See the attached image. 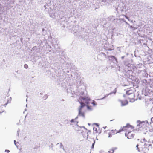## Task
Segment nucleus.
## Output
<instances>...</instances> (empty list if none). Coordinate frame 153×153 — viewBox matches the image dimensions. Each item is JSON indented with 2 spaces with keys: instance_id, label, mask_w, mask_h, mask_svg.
I'll return each instance as SVG.
<instances>
[{
  "instance_id": "f257e3e1",
  "label": "nucleus",
  "mask_w": 153,
  "mask_h": 153,
  "mask_svg": "<svg viewBox=\"0 0 153 153\" xmlns=\"http://www.w3.org/2000/svg\"><path fill=\"white\" fill-rule=\"evenodd\" d=\"M78 101L81 104V106L79 110V115L83 117H84L85 111V109L84 108V107L85 106V104H87L88 109L90 110H92L93 107L97 105L95 101L93 100L91 102L88 97L83 98L80 97Z\"/></svg>"
},
{
  "instance_id": "f03ea898",
  "label": "nucleus",
  "mask_w": 153,
  "mask_h": 153,
  "mask_svg": "<svg viewBox=\"0 0 153 153\" xmlns=\"http://www.w3.org/2000/svg\"><path fill=\"white\" fill-rule=\"evenodd\" d=\"M141 125H126L124 126L122 130L126 132H132L135 131H138L140 130V126Z\"/></svg>"
},
{
  "instance_id": "7ed1b4c3",
  "label": "nucleus",
  "mask_w": 153,
  "mask_h": 153,
  "mask_svg": "<svg viewBox=\"0 0 153 153\" xmlns=\"http://www.w3.org/2000/svg\"><path fill=\"white\" fill-rule=\"evenodd\" d=\"M11 97L9 96H5L3 97L1 99L0 103L1 106L6 107L8 104L11 103Z\"/></svg>"
},
{
  "instance_id": "20e7f679",
  "label": "nucleus",
  "mask_w": 153,
  "mask_h": 153,
  "mask_svg": "<svg viewBox=\"0 0 153 153\" xmlns=\"http://www.w3.org/2000/svg\"><path fill=\"white\" fill-rule=\"evenodd\" d=\"M102 128H100L99 125H95V126L93 128V130L96 133L100 134L101 133Z\"/></svg>"
},
{
  "instance_id": "39448f33",
  "label": "nucleus",
  "mask_w": 153,
  "mask_h": 153,
  "mask_svg": "<svg viewBox=\"0 0 153 153\" xmlns=\"http://www.w3.org/2000/svg\"><path fill=\"white\" fill-rule=\"evenodd\" d=\"M125 136L129 139H131L133 138L134 134L132 133V132H126L125 134Z\"/></svg>"
},
{
  "instance_id": "423d86ee",
  "label": "nucleus",
  "mask_w": 153,
  "mask_h": 153,
  "mask_svg": "<svg viewBox=\"0 0 153 153\" xmlns=\"http://www.w3.org/2000/svg\"><path fill=\"white\" fill-rule=\"evenodd\" d=\"M126 97L130 102L134 101L136 100L134 94H131L129 96H126Z\"/></svg>"
},
{
  "instance_id": "0eeeda50",
  "label": "nucleus",
  "mask_w": 153,
  "mask_h": 153,
  "mask_svg": "<svg viewBox=\"0 0 153 153\" xmlns=\"http://www.w3.org/2000/svg\"><path fill=\"white\" fill-rule=\"evenodd\" d=\"M144 146V148L146 149L147 150H149L150 148L152 149V144L149 143H145Z\"/></svg>"
},
{
  "instance_id": "6e6552de",
  "label": "nucleus",
  "mask_w": 153,
  "mask_h": 153,
  "mask_svg": "<svg viewBox=\"0 0 153 153\" xmlns=\"http://www.w3.org/2000/svg\"><path fill=\"white\" fill-rule=\"evenodd\" d=\"M71 122L74 124H77L79 122L78 117H77L74 119H72Z\"/></svg>"
},
{
  "instance_id": "1a4fd4ad",
  "label": "nucleus",
  "mask_w": 153,
  "mask_h": 153,
  "mask_svg": "<svg viewBox=\"0 0 153 153\" xmlns=\"http://www.w3.org/2000/svg\"><path fill=\"white\" fill-rule=\"evenodd\" d=\"M126 94L127 95V96H129L131 94H134L133 90H130L127 91H126Z\"/></svg>"
},
{
  "instance_id": "9d476101",
  "label": "nucleus",
  "mask_w": 153,
  "mask_h": 153,
  "mask_svg": "<svg viewBox=\"0 0 153 153\" xmlns=\"http://www.w3.org/2000/svg\"><path fill=\"white\" fill-rule=\"evenodd\" d=\"M137 123L138 124H147L148 123V122L147 121H143V122H140V121H137Z\"/></svg>"
},
{
  "instance_id": "9b49d317",
  "label": "nucleus",
  "mask_w": 153,
  "mask_h": 153,
  "mask_svg": "<svg viewBox=\"0 0 153 153\" xmlns=\"http://www.w3.org/2000/svg\"><path fill=\"white\" fill-rule=\"evenodd\" d=\"M115 149L113 148L111 149L108 152V153H113L114 152Z\"/></svg>"
},
{
  "instance_id": "f8f14e48",
  "label": "nucleus",
  "mask_w": 153,
  "mask_h": 153,
  "mask_svg": "<svg viewBox=\"0 0 153 153\" xmlns=\"http://www.w3.org/2000/svg\"><path fill=\"white\" fill-rule=\"evenodd\" d=\"M4 109L2 108L1 106H0V113H2L4 112Z\"/></svg>"
},
{
  "instance_id": "ddd939ff",
  "label": "nucleus",
  "mask_w": 153,
  "mask_h": 153,
  "mask_svg": "<svg viewBox=\"0 0 153 153\" xmlns=\"http://www.w3.org/2000/svg\"><path fill=\"white\" fill-rule=\"evenodd\" d=\"M108 57L112 59H115L116 60H117L116 58L113 56H109Z\"/></svg>"
},
{
  "instance_id": "4468645a",
  "label": "nucleus",
  "mask_w": 153,
  "mask_h": 153,
  "mask_svg": "<svg viewBox=\"0 0 153 153\" xmlns=\"http://www.w3.org/2000/svg\"><path fill=\"white\" fill-rule=\"evenodd\" d=\"M24 67L25 68L27 69L28 68V66L27 64H25L24 65Z\"/></svg>"
},
{
  "instance_id": "2eb2a0df",
  "label": "nucleus",
  "mask_w": 153,
  "mask_h": 153,
  "mask_svg": "<svg viewBox=\"0 0 153 153\" xmlns=\"http://www.w3.org/2000/svg\"><path fill=\"white\" fill-rule=\"evenodd\" d=\"M149 131L150 132H153V128H151L149 129Z\"/></svg>"
},
{
  "instance_id": "dca6fc26",
  "label": "nucleus",
  "mask_w": 153,
  "mask_h": 153,
  "mask_svg": "<svg viewBox=\"0 0 153 153\" xmlns=\"http://www.w3.org/2000/svg\"><path fill=\"white\" fill-rule=\"evenodd\" d=\"M78 127H79V128H84V129L85 128V127L84 126H82L81 127H79L78 126Z\"/></svg>"
},
{
  "instance_id": "f3484780",
  "label": "nucleus",
  "mask_w": 153,
  "mask_h": 153,
  "mask_svg": "<svg viewBox=\"0 0 153 153\" xmlns=\"http://www.w3.org/2000/svg\"><path fill=\"white\" fill-rule=\"evenodd\" d=\"M118 132V131L117 130H115V132L114 133H117Z\"/></svg>"
},
{
  "instance_id": "a211bd4d",
  "label": "nucleus",
  "mask_w": 153,
  "mask_h": 153,
  "mask_svg": "<svg viewBox=\"0 0 153 153\" xmlns=\"http://www.w3.org/2000/svg\"><path fill=\"white\" fill-rule=\"evenodd\" d=\"M16 140H15L14 141V143H15V145H16Z\"/></svg>"
},
{
  "instance_id": "6ab92c4d",
  "label": "nucleus",
  "mask_w": 153,
  "mask_h": 153,
  "mask_svg": "<svg viewBox=\"0 0 153 153\" xmlns=\"http://www.w3.org/2000/svg\"><path fill=\"white\" fill-rule=\"evenodd\" d=\"M93 124H95V125H96V124H98L97 123H94Z\"/></svg>"
},
{
  "instance_id": "aec40b11",
  "label": "nucleus",
  "mask_w": 153,
  "mask_h": 153,
  "mask_svg": "<svg viewBox=\"0 0 153 153\" xmlns=\"http://www.w3.org/2000/svg\"><path fill=\"white\" fill-rule=\"evenodd\" d=\"M130 28H133V27L132 26H131L130 27Z\"/></svg>"
},
{
  "instance_id": "412c9836",
  "label": "nucleus",
  "mask_w": 153,
  "mask_h": 153,
  "mask_svg": "<svg viewBox=\"0 0 153 153\" xmlns=\"http://www.w3.org/2000/svg\"><path fill=\"white\" fill-rule=\"evenodd\" d=\"M6 151H7V152H9V150H6Z\"/></svg>"
},
{
  "instance_id": "4be33fe9",
  "label": "nucleus",
  "mask_w": 153,
  "mask_h": 153,
  "mask_svg": "<svg viewBox=\"0 0 153 153\" xmlns=\"http://www.w3.org/2000/svg\"><path fill=\"white\" fill-rule=\"evenodd\" d=\"M94 143L93 144L92 146H94Z\"/></svg>"
},
{
  "instance_id": "5701e85b",
  "label": "nucleus",
  "mask_w": 153,
  "mask_h": 153,
  "mask_svg": "<svg viewBox=\"0 0 153 153\" xmlns=\"http://www.w3.org/2000/svg\"><path fill=\"white\" fill-rule=\"evenodd\" d=\"M103 128L104 129L105 128L104 127H103Z\"/></svg>"
},
{
  "instance_id": "b1692460",
  "label": "nucleus",
  "mask_w": 153,
  "mask_h": 153,
  "mask_svg": "<svg viewBox=\"0 0 153 153\" xmlns=\"http://www.w3.org/2000/svg\"><path fill=\"white\" fill-rule=\"evenodd\" d=\"M138 146V145H137V146Z\"/></svg>"
},
{
  "instance_id": "393cba45",
  "label": "nucleus",
  "mask_w": 153,
  "mask_h": 153,
  "mask_svg": "<svg viewBox=\"0 0 153 153\" xmlns=\"http://www.w3.org/2000/svg\"><path fill=\"white\" fill-rule=\"evenodd\" d=\"M88 125L90 124L89 123L88 124Z\"/></svg>"
}]
</instances>
